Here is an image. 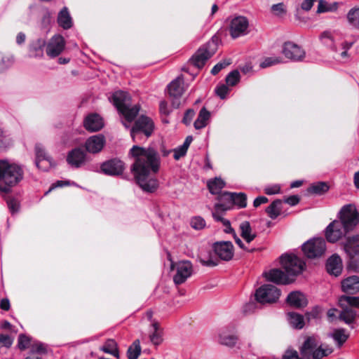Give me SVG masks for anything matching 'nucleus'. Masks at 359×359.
<instances>
[{"mask_svg": "<svg viewBox=\"0 0 359 359\" xmlns=\"http://www.w3.org/2000/svg\"><path fill=\"white\" fill-rule=\"evenodd\" d=\"M171 269L175 271L173 282L176 285L184 283L194 273L193 264L188 260L172 262Z\"/></svg>", "mask_w": 359, "mask_h": 359, "instance_id": "7", "label": "nucleus"}, {"mask_svg": "<svg viewBox=\"0 0 359 359\" xmlns=\"http://www.w3.org/2000/svg\"><path fill=\"white\" fill-rule=\"evenodd\" d=\"M66 41L60 34L53 35L46 43V53L50 58L59 56L65 49Z\"/></svg>", "mask_w": 359, "mask_h": 359, "instance_id": "14", "label": "nucleus"}, {"mask_svg": "<svg viewBox=\"0 0 359 359\" xmlns=\"http://www.w3.org/2000/svg\"><path fill=\"white\" fill-rule=\"evenodd\" d=\"M282 205V201L277 199L273 201L271 205L267 207L266 212L271 219H275L280 215Z\"/></svg>", "mask_w": 359, "mask_h": 359, "instance_id": "35", "label": "nucleus"}, {"mask_svg": "<svg viewBox=\"0 0 359 359\" xmlns=\"http://www.w3.org/2000/svg\"><path fill=\"white\" fill-rule=\"evenodd\" d=\"M191 226L196 230H200L205 227V221L201 217H195L191 220Z\"/></svg>", "mask_w": 359, "mask_h": 359, "instance_id": "51", "label": "nucleus"}, {"mask_svg": "<svg viewBox=\"0 0 359 359\" xmlns=\"http://www.w3.org/2000/svg\"><path fill=\"white\" fill-rule=\"evenodd\" d=\"M329 190V186L327 183L319 182L313 184L309 189V191L311 194L321 195Z\"/></svg>", "mask_w": 359, "mask_h": 359, "instance_id": "44", "label": "nucleus"}, {"mask_svg": "<svg viewBox=\"0 0 359 359\" xmlns=\"http://www.w3.org/2000/svg\"><path fill=\"white\" fill-rule=\"evenodd\" d=\"M280 262L289 276H297L305 268V262L294 255H284L280 257Z\"/></svg>", "mask_w": 359, "mask_h": 359, "instance_id": "12", "label": "nucleus"}, {"mask_svg": "<svg viewBox=\"0 0 359 359\" xmlns=\"http://www.w3.org/2000/svg\"><path fill=\"white\" fill-rule=\"evenodd\" d=\"M174 158L175 160H179L180 158L183 157L186 155L187 149L184 148L183 146H180L177 148L174 149Z\"/></svg>", "mask_w": 359, "mask_h": 359, "instance_id": "62", "label": "nucleus"}, {"mask_svg": "<svg viewBox=\"0 0 359 359\" xmlns=\"http://www.w3.org/2000/svg\"><path fill=\"white\" fill-rule=\"evenodd\" d=\"M210 116V112L205 107H203L199 112L197 119L194 122L195 128L201 129L205 127Z\"/></svg>", "mask_w": 359, "mask_h": 359, "instance_id": "38", "label": "nucleus"}, {"mask_svg": "<svg viewBox=\"0 0 359 359\" xmlns=\"http://www.w3.org/2000/svg\"><path fill=\"white\" fill-rule=\"evenodd\" d=\"M241 236L248 243L252 242L257 236L253 232L249 222L245 221L240 224Z\"/></svg>", "mask_w": 359, "mask_h": 359, "instance_id": "30", "label": "nucleus"}, {"mask_svg": "<svg viewBox=\"0 0 359 359\" xmlns=\"http://www.w3.org/2000/svg\"><path fill=\"white\" fill-rule=\"evenodd\" d=\"M246 346L250 352L254 353L261 346V340L258 337L252 336L248 339Z\"/></svg>", "mask_w": 359, "mask_h": 359, "instance_id": "48", "label": "nucleus"}, {"mask_svg": "<svg viewBox=\"0 0 359 359\" xmlns=\"http://www.w3.org/2000/svg\"><path fill=\"white\" fill-rule=\"evenodd\" d=\"M240 73L238 70L231 72L226 77V83L229 86H234L240 81Z\"/></svg>", "mask_w": 359, "mask_h": 359, "instance_id": "46", "label": "nucleus"}, {"mask_svg": "<svg viewBox=\"0 0 359 359\" xmlns=\"http://www.w3.org/2000/svg\"><path fill=\"white\" fill-rule=\"evenodd\" d=\"M231 192L224 191L220 193L217 199L218 203H215L214 208L217 211H226L232 208V201H233Z\"/></svg>", "mask_w": 359, "mask_h": 359, "instance_id": "22", "label": "nucleus"}, {"mask_svg": "<svg viewBox=\"0 0 359 359\" xmlns=\"http://www.w3.org/2000/svg\"><path fill=\"white\" fill-rule=\"evenodd\" d=\"M100 169L107 175H119L124 170V163L117 158L110 159L102 163Z\"/></svg>", "mask_w": 359, "mask_h": 359, "instance_id": "18", "label": "nucleus"}, {"mask_svg": "<svg viewBox=\"0 0 359 359\" xmlns=\"http://www.w3.org/2000/svg\"><path fill=\"white\" fill-rule=\"evenodd\" d=\"M194 115H195V112L193 109L187 110V111L184 114V118H183V123L186 125L190 124Z\"/></svg>", "mask_w": 359, "mask_h": 359, "instance_id": "63", "label": "nucleus"}, {"mask_svg": "<svg viewBox=\"0 0 359 359\" xmlns=\"http://www.w3.org/2000/svg\"><path fill=\"white\" fill-rule=\"evenodd\" d=\"M100 350L114 357H119L118 344L114 339H109L106 340L104 344L100 348Z\"/></svg>", "mask_w": 359, "mask_h": 359, "instance_id": "34", "label": "nucleus"}, {"mask_svg": "<svg viewBox=\"0 0 359 359\" xmlns=\"http://www.w3.org/2000/svg\"><path fill=\"white\" fill-rule=\"evenodd\" d=\"M36 152V164L39 168H42L43 163H46V165H50L52 163V158L46 154L45 149L40 145L36 144L35 147Z\"/></svg>", "mask_w": 359, "mask_h": 359, "instance_id": "29", "label": "nucleus"}, {"mask_svg": "<svg viewBox=\"0 0 359 359\" xmlns=\"http://www.w3.org/2000/svg\"><path fill=\"white\" fill-rule=\"evenodd\" d=\"M264 193L267 195H273L280 193V187L278 184L267 186L264 188Z\"/></svg>", "mask_w": 359, "mask_h": 359, "instance_id": "61", "label": "nucleus"}, {"mask_svg": "<svg viewBox=\"0 0 359 359\" xmlns=\"http://www.w3.org/2000/svg\"><path fill=\"white\" fill-rule=\"evenodd\" d=\"M347 19L349 22H359V7L351 8L347 14Z\"/></svg>", "mask_w": 359, "mask_h": 359, "instance_id": "55", "label": "nucleus"}, {"mask_svg": "<svg viewBox=\"0 0 359 359\" xmlns=\"http://www.w3.org/2000/svg\"><path fill=\"white\" fill-rule=\"evenodd\" d=\"M249 24H230L229 31L233 39L247 34L249 31Z\"/></svg>", "mask_w": 359, "mask_h": 359, "instance_id": "32", "label": "nucleus"}, {"mask_svg": "<svg viewBox=\"0 0 359 359\" xmlns=\"http://www.w3.org/2000/svg\"><path fill=\"white\" fill-rule=\"evenodd\" d=\"M159 110L161 114L168 116L170 113L168 109V103L165 101H161L159 104Z\"/></svg>", "mask_w": 359, "mask_h": 359, "instance_id": "64", "label": "nucleus"}, {"mask_svg": "<svg viewBox=\"0 0 359 359\" xmlns=\"http://www.w3.org/2000/svg\"><path fill=\"white\" fill-rule=\"evenodd\" d=\"M110 100L119 113L129 123L135 119L140 111V107L138 104L131 105V97L127 92L116 91L113 93Z\"/></svg>", "mask_w": 359, "mask_h": 359, "instance_id": "4", "label": "nucleus"}, {"mask_svg": "<svg viewBox=\"0 0 359 359\" xmlns=\"http://www.w3.org/2000/svg\"><path fill=\"white\" fill-rule=\"evenodd\" d=\"M153 332L150 334V340L154 345H159L162 342L161 333L159 325L156 322L152 323Z\"/></svg>", "mask_w": 359, "mask_h": 359, "instance_id": "45", "label": "nucleus"}, {"mask_svg": "<svg viewBox=\"0 0 359 359\" xmlns=\"http://www.w3.org/2000/svg\"><path fill=\"white\" fill-rule=\"evenodd\" d=\"M231 63V62L230 60H223V61L217 63L212 67V69L211 70L212 74H213V75L217 74L222 69H223L224 68L229 66Z\"/></svg>", "mask_w": 359, "mask_h": 359, "instance_id": "57", "label": "nucleus"}, {"mask_svg": "<svg viewBox=\"0 0 359 359\" xmlns=\"http://www.w3.org/2000/svg\"><path fill=\"white\" fill-rule=\"evenodd\" d=\"M225 182L220 177L210 179L207 182V187L209 191L213 195H219L222 189L224 187Z\"/></svg>", "mask_w": 359, "mask_h": 359, "instance_id": "31", "label": "nucleus"}, {"mask_svg": "<svg viewBox=\"0 0 359 359\" xmlns=\"http://www.w3.org/2000/svg\"><path fill=\"white\" fill-rule=\"evenodd\" d=\"M339 304L341 308L349 306L359 308V297L343 295L339 297Z\"/></svg>", "mask_w": 359, "mask_h": 359, "instance_id": "39", "label": "nucleus"}, {"mask_svg": "<svg viewBox=\"0 0 359 359\" xmlns=\"http://www.w3.org/2000/svg\"><path fill=\"white\" fill-rule=\"evenodd\" d=\"M271 12L276 15H282L286 13L285 6L283 3L273 4L271 6Z\"/></svg>", "mask_w": 359, "mask_h": 359, "instance_id": "53", "label": "nucleus"}, {"mask_svg": "<svg viewBox=\"0 0 359 359\" xmlns=\"http://www.w3.org/2000/svg\"><path fill=\"white\" fill-rule=\"evenodd\" d=\"M212 248L215 255L223 261H230L233 257V245L230 241L216 242Z\"/></svg>", "mask_w": 359, "mask_h": 359, "instance_id": "16", "label": "nucleus"}, {"mask_svg": "<svg viewBox=\"0 0 359 359\" xmlns=\"http://www.w3.org/2000/svg\"><path fill=\"white\" fill-rule=\"evenodd\" d=\"M66 160L70 166L79 168L85 164L86 154L81 148H75L69 151Z\"/></svg>", "mask_w": 359, "mask_h": 359, "instance_id": "19", "label": "nucleus"}, {"mask_svg": "<svg viewBox=\"0 0 359 359\" xmlns=\"http://www.w3.org/2000/svg\"><path fill=\"white\" fill-rule=\"evenodd\" d=\"M168 90L169 96L172 98V107L178 108L181 104L180 98L184 92L183 78L179 76L170 82Z\"/></svg>", "mask_w": 359, "mask_h": 359, "instance_id": "15", "label": "nucleus"}, {"mask_svg": "<svg viewBox=\"0 0 359 359\" xmlns=\"http://www.w3.org/2000/svg\"><path fill=\"white\" fill-rule=\"evenodd\" d=\"M229 86H226L224 84H221L215 88V93L217 96H219L221 99L226 98V95L229 93Z\"/></svg>", "mask_w": 359, "mask_h": 359, "instance_id": "56", "label": "nucleus"}, {"mask_svg": "<svg viewBox=\"0 0 359 359\" xmlns=\"http://www.w3.org/2000/svg\"><path fill=\"white\" fill-rule=\"evenodd\" d=\"M290 325L295 329H302L304 326V318L301 314L295 312H289L287 314Z\"/></svg>", "mask_w": 359, "mask_h": 359, "instance_id": "33", "label": "nucleus"}, {"mask_svg": "<svg viewBox=\"0 0 359 359\" xmlns=\"http://www.w3.org/2000/svg\"><path fill=\"white\" fill-rule=\"evenodd\" d=\"M287 303L295 308L305 307L307 304V299L304 294L298 291L290 292L287 297Z\"/></svg>", "mask_w": 359, "mask_h": 359, "instance_id": "25", "label": "nucleus"}, {"mask_svg": "<svg viewBox=\"0 0 359 359\" xmlns=\"http://www.w3.org/2000/svg\"><path fill=\"white\" fill-rule=\"evenodd\" d=\"M154 129V124L152 120L147 116H142L135 122L130 130V135L133 141L136 142L140 139L142 134H144L147 138L150 137Z\"/></svg>", "mask_w": 359, "mask_h": 359, "instance_id": "9", "label": "nucleus"}, {"mask_svg": "<svg viewBox=\"0 0 359 359\" xmlns=\"http://www.w3.org/2000/svg\"><path fill=\"white\" fill-rule=\"evenodd\" d=\"M267 280L276 284L287 285L290 283L287 273L285 274L283 271L278 269H273L264 273Z\"/></svg>", "mask_w": 359, "mask_h": 359, "instance_id": "24", "label": "nucleus"}, {"mask_svg": "<svg viewBox=\"0 0 359 359\" xmlns=\"http://www.w3.org/2000/svg\"><path fill=\"white\" fill-rule=\"evenodd\" d=\"M337 34L335 32L325 31L320 36V40L325 46L334 50V41L337 39Z\"/></svg>", "mask_w": 359, "mask_h": 359, "instance_id": "36", "label": "nucleus"}, {"mask_svg": "<svg viewBox=\"0 0 359 359\" xmlns=\"http://www.w3.org/2000/svg\"><path fill=\"white\" fill-rule=\"evenodd\" d=\"M225 22H248V19L243 15H234L233 16H229L226 18Z\"/></svg>", "mask_w": 359, "mask_h": 359, "instance_id": "60", "label": "nucleus"}, {"mask_svg": "<svg viewBox=\"0 0 359 359\" xmlns=\"http://www.w3.org/2000/svg\"><path fill=\"white\" fill-rule=\"evenodd\" d=\"M343 247L349 258L348 268L354 272H359V235L347 237Z\"/></svg>", "mask_w": 359, "mask_h": 359, "instance_id": "6", "label": "nucleus"}, {"mask_svg": "<svg viewBox=\"0 0 359 359\" xmlns=\"http://www.w3.org/2000/svg\"><path fill=\"white\" fill-rule=\"evenodd\" d=\"M128 155L133 160L130 172L136 183L145 192L153 193L158 187L157 179L151 175L158 172L161 168V157L152 147L134 145Z\"/></svg>", "mask_w": 359, "mask_h": 359, "instance_id": "1", "label": "nucleus"}, {"mask_svg": "<svg viewBox=\"0 0 359 359\" xmlns=\"http://www.w3.org/2000/svg\"><path fill=\"white\" fill-rule=\"evenodd\" d=\"M13 344L11 337L6 334H0V347L9 348Z\"/></svg>", "mask_w": 359, "mask_h": 359, "instance_id": "59", "label": "nucleus"}, {"mask_svg": "<svg viewBox=\"0 0 359 359\" xmlns=\"http://www.w3.org/2000/svg\"><path fill=\"white\" fill-rule=\"evenodd\" d=\"M13 62V58L12 56L3 57L0 62V71H2L8 67H10Z\"/></svg>", "mask_w": 359, "mask_h": 359, "instance_id": "58", "label": "nucleus"}, {"mask_svg": "<svg viewBox=\"0 0 359 359\" xmlns=\"http://www.w3.org/2000/svg\"><path fill=\"white\" fill-rule=\"evenodd\" d=\"M357 313L355 310L351 307H344L339 314V319L346 324H351L354 322Z\"/></svg>", "mask_w": 359, "mask_h": 359, "instance_id": "37", "label": "nucleus"}, {"mask_svg": "<svg viewBox=\"0 0 359 359\" xmlns=\"http://www.w3.org/2000/svg\"><path fill=\"white\" fill-rule=\"evenodd\" d=\"M283 359H304L301 354L293 348H287L283 355Z\"/></svg>", "mask_w": 359, "mask_h": 359, "instance_id": "54", "label": "nucleus"}, {"mask_svg": "<svg viewBox=\"0 0 359 359\" xmlns=\"http://www.w3.org/2000/svg\"><path fill=\"white\" fill-rule=\"evenodd\" d=\"M222 211H217L215 209V211L212 212V217L216 221H220L222 222L224 226H226L225 232L226 233H230L231 231H233V229L231 227L230 222L226 219H224L219 213Z\"/></svg>", "mask_w": 359, "mask_h": 359, "instance_id": "47", "label": "nucleus"}, {"mask_svg": "<svg viewBox=\"0 0 359 359\" xmlns=\"http://www.w3.org/2000/svg\"><path fill=\"white\" fill-rule=\"evenodd\" d=\"M57 22H72V18L67 7H64L59 12Z\"/></svg>", "mask_w": 359, "mask_h": 359, "instance_id": "50", "label": "nucleus"}, {"mask_svg": "<svg viewBox=\"0 0 359 359\" xmlns=\"http://www.w3.org/2000/svg\"><path fill=\"white\" fill-rule=\"evenodd\" d=\"M30 344V339L26 335L21 334L18 337V346L20 350H25Z\"/></svg>", "mask_w": 359, "mask_h": 359, "instance_id": "52", "label": "nucleus"}, {"mask_svg": "<svg viewBox=\"0 0 359 359\" xmlns=\"http://www.w3.org/2000/svg\"><path fill=\"white\" fill-rule=\"evenodd\" d=\"M141 353L140 342L138 339L135 340L129 346L127 351L128 359H137Z\"/></svg>", "mask_w": 359, "mask_h": 359, "instance_id": "41", "label": "nucleus"}, {"mask_svg": "<svg viewBox=\"0 0 359 359\" xmlns=\"http://www.w3.org/2000/svg\"><path fill=\"white\" fill-rule=\"evenodd\" d=\"M332 337L337 343V346L341 347L348 339V334H346L344 329L341 328L334 330L332 334Z\"/></svg>", "mask_w": 359, "mask_h": 359, "instance_id": "40", "label": "nucleus"}, {"mask_svg": "<svg viewBox=\"0 0 359 359\" xmlns=\"http://www.w3.org/2000/svg\"><path fill=\"white\" fill-rule=\"evenodd\" d=\"M338 8V4L334 2L329 4L325 0H319L317 8L318 13L334 11Z\"/></svg>", "mask_w": 359, "mask_h": 359, "instance_id": "42", "label": "nucleus"}, {"mask_svg": "<svg viewBox=\"0 0 359 359\" xmlns=\"http://www.w3.org/2000/svg\"><path fill=\"white\" fill-rule=\"evenodd\" d=\"M341 287L344 292L355 294L359 291V277L352 276L341 282Z\"/></svg>", "mask_w": 359, "mask_h": 359, "instance_id": "26", "label": "nucleus"}, {"mask_svg": "<svg viewBox=\"0 0 359 359\" xmlns=\"http://www.w3.org/2000/svg\"><path fill=\"white\" fill-rule=\"evenodd\" d=\"M280 296V290L271 284H265L256 290L255 297L257 302L272 304L276 302Z\"/></svg>", "mask_w": 359, "mask_h": 359, "instance_id": "10", "label": "nucleus"}, {"mask_svg": "<svg viewBox=\"0 0 359 359\" xmlns=\"http://www.w3.org/2000/svg\"><path fill=\"white\" fill-rule=\"evenodd\" d=\"M338 221L341 222L346 229L352 231L359 222V214L353 204L344 205L338 213Z\"/></svg>", "mask_w": 359, "mask_h": 359, "instance_id": "8", "label": "nucleus"}, {"mask_svg": "<svg viewBox=\"0 0 359 359\" xmlns=\"http://www.w3.org/2000/svg\"><path fill=\"white\" fill-rule=\"evenodd\" d=\"M217 42L214 38L201 46L189 59V63L197 68H202L217 50Z\"/></svg>", "mask_w": 359, "mask_h": 359, "instance_id": "5", "label": "nucleus"}, {"mask_svg": "<svg viewBox=\"0 0 359 359\" xmlns=\"http://www.w3.org/2000/svg\"><path fill=\"white\" fill-rule=\"evenodd\" d=\"M282 62V59L280 57H268L260 63V67L266 68L276 64H279Z\"/></svg>", "mask_w": 359, "mask_h": 359, "instance_id": "49", "label": "nucleus"}, {"mask_svg": "<svg viewBox=\"0 0 359 359\" xmlns=\"http://www.w3.org/2000/svg\"><path fill=\"white\" fill-rule=\"evenodd\" d=\"M282 53L285 57L293 61H301L306 55L305 51L299 46L290 41L283 44Z\"/></svg>", "mask_w": 359, "mask_h": 359, "instance_id": "17", "label": "nucleus"}, {"mask_svg": "<svg viewBox=\"0 0 359 359\" xmlns=\"http://www.w3.org/2000/svg\"><path fill=\"white\" fill-rule=\"evenodd\" d=\"M22 168L7 161H0V192L9 193L11 188L17 185L22 179Z\"/></svg>", "mask_w": 359, "mask_h": 359, "instance_id": "2", "label": "nucleus"}, {"mask_svg": "<svg viewBox=\"0 0 359 359\" xmlns=\"http://www.w3.org/2000/svg\"><path fill=\"white\" fill-rule=\"evenodd\" d=\"M350 231L346 229L341 222L337 219L332 222L325 229V236L327 242L335 243L344 237Z\"/></svg>", "mask_w": 359, "mask_h": 359, "instance_id": "13", "label": "nucleus"}, {"mask_svg": "<svg viewBox=\"0 0 359 359\" xmlns=\"http://www.w3.org/2000/svg\"><path fill=\"white\" fill-rule=\"evenodd\" d=\"M232 208L233 205L238 208H244L247 206V196L244 193H233Z\"/></svg>", "mask_w": 359, "mask_h": 359, "instance_id": "43", "label": "nucleus"}, {"mask_svg": "<svg viewBox=\"0 0 359 359\" xmlns=\"http://www.w3.org/2000/svg\"><path fill=\"white\" fill-rule=\"evenodd\" d=\"M327 272L334 276H338L341 273L343 264L341 257L337 254L332 255L326 263Z\"/></svg>", "mask_w": 359, "mask_h": 359, "instance_id": "23", "label": "nucleus"}, {"mask_svg": "<svg viewBox=\"0 0 359 359\" xmlns=\"http://www.w3.org/2000/svg\"><path fill=\"white\" fill-rule=\"evenodd\" d=\"M46 47L45 41L38 39L32 41L29 46V57L41 58L43 56V47Z\"/></svg>", "mask_w": 359, "mask_h": 359, "instance_id": "27", "label": "nucleus"}, {"mask_svg": "<svg viewBox=\"0 0 359 359\" xmlns=\"http://www.w3.org/2000/svg\"><path fill=\"white\" fill-rule=\"evenodd\" d=\"M238 340V337L227 329L222 330L219 333V342L227 346H234Z\"/></svg>", "mask_w": 359, "mask_h": 359, "instance_id": "28", "label": "nucleus"}, {"mask_svg": "<svg viewBox=\"0 0 359 359\" xmlns=\"http://www.w3.org/2000/svg\"><path fill=\"white\" fill-rule=\"evenodd\" d=\"M105 142L106 141L104 135H93L86 141L85 148L86 150L90 154H97L102 150Z\"/></svg>", "mask_w": 359, "mask_h": 359, "instance_id": "20", "label": "nucleus"}, {"mask_svg": "<svg viewBox=\"0 0 359 359\" xmlns=\"http://www.w3.org/2000/svg\"><path fill=\"white\" fill-rule=\"evenodd\" d=\"M83 126L89 132H97L103 128L104 121L100 115L91 114L85 118Z\"/></svg>", "mask_w": 359, "mask_h": 359, "instance_id": "21", "label": "nucleus"}, {"mask_svg": "<svg viewBox=\"0 0 359 359\" xmlns=\"http://www.w3.org/2000/svg\"><path fill=\"white\" fill-rule=\"evenodd\" d=\"M302 251L308 258L322 257L326 251V243L323 238H313L302 245Z\"/></svg>", "mask_w": 359, "mask_h": 359, "instance_id": "11", "label": "nucleus"}, {"mask_svg": "<svg viewBox=\"0 0 359 359\" xmlns=\"http://www.w3.org/2000/svg\"><path fill=\"white\" fill-rule=\"evenodd\" d=\"M299 349L304 359H321L333 351L332 348L320 344L318 337L315 335L306 337Z\"/></svg>", "mask_w": 359, "mask_h": 359, "instance_id": "3", "label": "nucleus"}]
</instances>
